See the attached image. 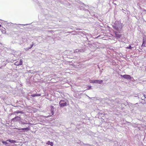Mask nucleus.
<instances>
[{
  "label": "nucleus",
  "mask_w": 146,
  "mask_h": 146,
  "mask_svg": "<svg viewBox=\"0 0 146 146\" xmlns=\"http://www.w3.org/2000/svg\"><path fill=\"white\" fill-rule=\"evenodd\" d=\"M92 113L93 115L92 116L93 118H98V119L94 121V123L95 125H99V119L102 118V117H104L105 115V113L100 112L102 111H100L99 109L97 108L96 104L98 102L99 100L96 98H92Z\"/></svg>",
  "instance_id": "f257e3e1"
},
{
  "label": "nucleus",
  "mask_w": 146,
  "mask_h": 146,
  "mask_svg": "<svg viewBox=\"0 0 146 146\" xmlns=\"http://www.w3.org/2000/svg\"><path fill=\"white\" fill-rule=\"evenodd\" d=\"M113 28L116 31H113L115 36L117 38H120L121 36V31L123 25L122 23L118 21H116L112 25Z\"/></svg>",
  "instance_id": "f03ea898"
},
{
  "label": "nucleus",
  "mask_w": 146,
  "mask_h": 146,
  "mask_svg": "<svg viewBox=\"0 0 146 146\" xmlns=\"http://www.w3.org/2000/svg\"><path fill=\"white\" fill-rule=\"evenodd\" d=\"M121 78L123 79H125L131 81H133L134 79L130 75L128 74H124V75H120Z\"/></svg>",
  "instance_id": "7ed1b4c3"
},
{
  "label": "nucleus",
  "mask_w": 146,
  "mask_h": 146,
  "mask_svg": "<svg viewBox=\"0 0 146 146\" xmlns=\"http://www.w3.org/2000/svg\"><path fill=\"white\" fill-rule=\"evenodd\" d=\"M103 80H92V83L102 84H103Z\"/></svg>",
  "instance_id": "20e7f679"
},
{
  "label": "nucleus",
  "mask_w": 146,
  "mask_h": 146,
  "mask_svg": "<svg viewBox=\"0 0 146 146\" xmlns=\"http://www.w3.org/2000/svg\"><path fill=\"white\" fill-rule=\"evenodd\" d=\"M98 14L96 13H92V19H94V20L98 19Z\"/></svg>",
  "instance_id": "39448f33"
},
{
  "label": "nucleus",
  "mask_w": 146,
  "mask_h": 146,
  "mask_svg": "<svg viewBox=\"0 0 146 146\" xmlns=\"http://www.w3.org/2000/svg\"><path fill=\"white\" fill-rule=\"evenodd\" d=\"M61 107H64L66 106V103L64 100H61L59 103Z\"/></svg>",
  "instance_id": "423d86ee"
},
{
  "label": "nucleus",
  "mask_w": 146,
  "mask_h": 146,
  "mask_svg": "<svg viewBox=\"0 0 146 146\" xmlns=\"http://www.w3.org/2000/svg\"><path fill=\"white\" fill-rule=\"evenodd\" d=\"M141 46H146V36H145L143 37V41L142 44L141 45Z\"/></svg>",
  "instance_id": "0eeeda50"
},
{
  "label": "nucleus",
  "mask_w": 146,
  "mask_h": 146,
  "mask_svg": "<svg viewBox=\"0 0 146 146\" xmlns=\"http://www.w3.org/2000/svg\"><path fill=\"white\" fill-rule=\"evenodd\" d=\"M23 60L22 59H21L19 62H15L14 64L16 66H19V65H22L23 64Z\"/></svg>",
  "instance_id": "6e6552de"
},
{
  "label": "nucleus",
  "mask_w": 146,
  "mask_h": 146,
  "mask_svg": "<svg viewBox=\"0 0 146 146\" xmlns=\"http://www.w3.org/2000/svg\"><path fill=\"white\" fill-rule=\"evenodd\" d=\"M17 129L18 130H22L23 131H28L30 130V128L27 127L26 128H17Z\"/></svg>",
  "instance_id": "1a4fd4ad"
},
{
  "label": "nucleus",
  "mask_w": 146,
  "mask_h": 146,
  "mask_svg": "<svg viewBox=\"0 0 146 146\" xmlns=\"http://www.w3.org/2000/svg\"><path fill=\"white\" fill-rule=\"evenodd\" d=\"M20 117L19 116H16L15 117L13 118L12 119V121H19L20 120Z\"/></svg>",
  "instance_id": "9d476101"
},
{
  "label": "nucleus",
  "mask_w": 146,
  "mask_h": 146,
  "mask_svg": "<svg viewBox=\"0 0 146 146\" xmlns=\"http://www.w3.org/2000/svg\"><path fill=\"white\" fill-rule=\"evenodd\" d=\"M33 42L32 44H31L30 45V46L28 48H25V49L26 51L28 50L29 49H31L33 47Z\"/></svg>",
  "instance_id": "9b49d317"
},
{
  "label": "nucleus",
  "mask_w": 146,
  "mask_h": 146,
  "mask_svg": "<svg viewBox=\"0 0 146 146\" xmlns=\"http://www.w3.org/2000/svg\"><path fill=\"white\" fill-rule=\"evenodd\" d=\"M41 96V94H32L31 95V96L33 97H34L35 96Z\"/></svg>",
  "instance_id": "f8f14e48"
},
{
  "label": "nucleus",
  "mask_w": 146,
  "mask_h": 146,
  "mask_svg": "<svg viewBox=\"0 0 146 146\" xmlns=\"http://www.w3.org/2000/svg\"><path fill=\"white\" fill-rule=\"evenodd\" d=\"M7 141H8L10 143H15L17 142V141H16L12 140H11V139L7 140Z\"/></svg>",
  "instance_id": "ddd939ff"
},
{
  "label": "nucleus",
  "mask_w": 146,
  "mask_h": 146,
  "mask_svg": "<svg viewBox=\"0 0 146 146\" xmlns=\"http://www.w3.org/2000/svg\"><path fill=\"white\" fill-rule=\"evenodd\" d=\"M46 144L48 145H50L51 146L53 145V143L52 142H51L50 141H48L46 143Z\"/></svg>",
  "instance_id": "4468645a"
},
{
  "label": "nucleus",
  "mask_w": 146,
  "mask_h": 146,
  "mask_svg": "<svg viewBox=\"0 0 146 146\" xmlns=\"http://www.w3.org/2000/svg\"><path fill=\"white\" fill-rule=\"evenodd\" d=\"M126 48L127 49L132 50V48H133V47H132L130 45H129L128 46L126 47Z\"/></svg>",
  "instance_id": "2eb2a0df"
},
{
  "label": "nucleus",
  "mask_w": 146,
  "mask_h": 146,
  "mask_svg": "<svg viewBox=\"0 0 146 146\" xmlns=\"http://www.w3.org/2000/svg\"><path fill=\"white\" fill-rule=\"evenodd\" d=\"M50 108H51V112H52V115L54 114V110H53L54 106H51L50 107Z\"/></svg>",
  "instance_id": "dca6fc26"
},
{
  "label": "nucleus",
  "mask_w": 146,
  "mask_h": 146,
  "mask_svg": "<svg viewBox=\"0 0 146 146\" xmlns=\"http://www.w3.org/2000/svg\"><path fill=\"white\" fill-rule=\"evenodd\" d=\"M95 35H92V38H94V39H95V38H98L100 36H95Z\"/></svg>",
  "instance_id": "f3484780"
},
{
  "label": "nucleus",
  "mask_w": 146,
  "mask_h": 146,
  "mask_svg": "<svg viewBox=\"0 0 146 146\" xmlns=\"http://www.w3.org/2000/svg\"><path fill=\"white\" fill-rule=\"evenodd\" d=\"M2 143L4 144H8V143H7L6 142V141H2Z\"/></svg>",
  "instance_id": "a211bd4d"
},
{
  "label": "nucleus",
  "mask_w": 146,
  "mask_h": 146,
  "mask_svg": "<svg viewBox=\"0 0 146 146\" xmlns=\"http://www.w3.org/2000/svg\"><path fill=\"white\" fill-rule=\"evenodd\" d=\"M94 45H94V43H92V47H94V48L95 49L96 48V47H95V46H94Z\"/></svg>",
  "instance_id": "6ab92c4d"
},
{
  "label": "nucleus",
  "mask_w": 146,
  "mask_h": 146,
  "mask_svg": "<svg viewBox=\"0 0 146 146\" xmlns=\"http://www.w3.org/2000/svg\"><path fill=\"white\" fill-rule=\"evenodd\" d=\"M21 123L22 124H23V125H24V124H27V123H26L24 122H21Z\"/></svg>",
  "instance_id": "aec40b11"
},
{
  "label": "nucleus",
  "mask_w": 146,
  "mask_h": 146,
  "mask_svg": "<svg viewBox=\"0 0 146 146\" xmlns=\"http://www.w3.org/2000/svg\"><path fill=\"white\" fill-rule=\"evenodd\" d=\"M78 51H80V52H83L84 51V50L83 49H81L80 50H79Z\"/></svg>",
  "instance_id": "412c9836"
},
{
  "label": "nucleus",
  "mask_w": 146,
  "mask_h": 146,
  "mask_svg": "<svg viewBox=\"0 0 146 146\" xmlns=\"http://www.w3.org/2000/svg\"><path fill=\"white\" fill-rule=\"evenodd\" d=\"M16 113H21V111H17L16 112H15Z\"/></svg>",
  "instance_id": "4be33fe9"
},
{
  "label": "nucleus",
  "mask_w": 146,
  "mask_h": 146,
  "mask_svg": "<svg viewBox=\"0 0 146 146\" xmlns=\"http://www.w3.org/2000/svg\"><path fill=\"white\" fill-rule=\"evenodd\" d=\"M139 9H143L140 6H139Z\"/></svg>",
  "instance_id": "5701e85b"
},
{
  "label": "nucleus",
  "mask_w": 146,
  "mask_h": 146,
  "mask_svg": "<svg viewBox=\"0 0 146 146\" xmlns=\"http://www.w3.org/2000/svg\"><path fill=\"white\" fill-rule=\"evenodd\" d=\"M144 102H140V103H142V104H144Z\"/></svg>",
  "instance_id": "b1692460"
},
{
  "label": "nucleus",
  "mask_w": 146,
  "mask_h": 146,
  "mask_svg": "<svg viewBox=\"0 0 146 146\" xmlns=\"http://www.w3.org/2000/svg\"><path fill=\"white\" fill-rule=\"evenodd\" d=\"M143 96H144V99L146 98V97H145L146 96H145V94H143Z\"/></svg>",
  "instance_id": "393cba45"
},
{
  "label": "nucleus",
  "mask_w": 146,
  "mask_h": 146,
  "mask_svg": "<svg viewBox=\"0 0 146 146\" xmlns=\"http://www.w3.org/2000/svg\"><path fill=\"white\" fill-rule=\"evenodd\" d=\"M143 9V11H145L146 12V10L145 9Z\"/></svg>",
  "instance_id": "a878e982"
},
{
  "label": "nucleus",
  "mask_w": 146,
  "mask_h": 146,
  "mask_svg": "<svg viewBox=\"0 0 146 146\" xmlns=\"http://www.w3.org/2000/svg\"><path fill=\"white\" fill-rule=\"evenodd\" d=\"M92 29H93V30H95V28H94V27H92Z\"/></svg>",
  "instance_id": "bb28decb"
},
{
  "label": "nucleus",
  "mask_w": 146,
  "mask_h": 146,
  "mask_svg": "<svg viewBox=\"0 0 146 146\" xmlns=\"http://www.w3.org/2000/svg\"><path fill=\"white\" fill-rule=\"evenodd\" d=\"M94 64L95 63L94 62H92V64Z\"/></svg>",
  "instance_id": "cd10ccee"
},
{
  "label": "nucleus",
  "mask_w": 146,
  "mask_h": 146,
  "mask_svg": "<svg viewBox=\"0 0 146 146\" xmlns=\"http://www.w3.org/2000/svg\"><path fill=\"white\" fill-rule=\"evenodd\" d=\"M137 95V96H134L135 97H138V95Z\"/></svg>",
  "instance_id": "c85d7f7f"
},
{
  "label": "nucleus",
  "mask_w": 146,
  "mask_h": 146,
  "mask_svg": "<svg viewBox=\"0 0 146 146\" xmlns=\"http://www.w3.org/2000/svg\"><path fill=\"white\" fill-rule=\"evenodd\" d=\"M95 32H97V29H96V30H95Z\"/></svg>",
  "instance_id": "c756f323"
},
{
  "label": "nucleus",
  "mask_w": 146,
  "mask_h": 146,
  "mask_svg": "<svg viewBox=\"0 0 146 146\" xmlns=\"http://www.w3.org/2000/svg\"><path fill=\"white\" fill-rule=\"evenodd\" d=\"M145 71H146V68H145Z\"/></svg>",
  "instance_id": "7c9ffc66"
},
{
  "label": "nucleus",
  "mask_w": 146,
  "mask_h": 146,
  "mask_svg": "<svg viewBox=\"0 0 146 146\" xmlns=\"http://www.w3.org/2000/svg\"><path fill=\"white\" fill-rule=\"evenodd\" d=\"M93 59L92 58V60H93Z\"/></svg>",
  "instance_id": "2f4dec72"
},
{
  "label": "nucleus",
  "mask_w": 146,
  "mask_h": 146,
  "mask_svg": "<svg viewBox=\"0 0 146 146\" xmlns=\"http://www.w3.org/2000/svg\"><path fill=\"white\" fill-rule=\"evenodd\" d=\"M1 25L0 24V27H1Z\"/></svg>",
  "instance_id": "473e14b6"
},
{
  "label": "nucleus",
  "mask_w": 146,
  "mask_h": 146,
  "mask_svg": "<svg viewBox=\"0 0 146 146\" xmlns=\"http://www.w3.org/2000/svg\"><path fill=\"white\" fill-rule=\"evenodd\" d=\"M141 100H143V99H141Z\"/></svg>",
  "instance_id": "72a5a7b5"
}]
</instances>
